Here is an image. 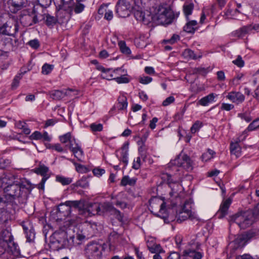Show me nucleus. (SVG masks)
<instances>
[{"label":"nucleus","instance_id":"nucleus-55","mask_svg":"<svg viewBox=\"0 0 259 259\" xmlns=\"http://www.w3.org/2000/svg\"><path fill=\"white\" fill-rule=\"evenodd\" d=\"M180 39V36L178 34H173L170 39H165L163 40V42L165 44L169 43L171 45L175 44L178 40Z\"/></svg>","mask_w":259,"mask_h":259},{"label":"nucleus","instance_id":"nucleus-33","mask_svg":"<svg viewBox=\"0 0 259 259\" xmlns=\"http://www.w3.org/2000/svg\"><path fill=\"white\" fill-rule=\"evenodd\" d=\"M183 55L185 58L187 59L196 60L201 57V55H197L193 51L188 49L184 50Z\"/></svg>","mask_w":259,"mask_h":259},{"label":"nucleus","instance_id":"nucleus-28","mask_svg":"<svg viewBox=\"0 0 259 259\" xmlns=\"http://www.w3.org/2000/svg\"><path fill=\"white\" fill-rule=\"evenodd\" d=\"M217 95L213 93H211L206 96L202 98L199 100L198 103L201 106H208L210 103L214 102V99Z\"/></svg>","mask_w":259,"mask_h":259},{"label":"nucleus","instance_id":"nucleus-9","mask_svg":"<svg viewBox=\"0 0 259 259\" xmlns=\"http://www.w3.org/2000/svg\"><path fill=\"white\" fill-rule=\"evenodd\" d=\"M177 222L179 223H181L188 219L193 220L195 218V214L191 211V204L189 201H185L182 207L177 213Z\"/></svg>","mask_w":259,"mask_h":259},{"label":"nucleus","instance_id":"nucleus-46","mask_svg":"<svg viewBox=\"0 0 259 259\" xmlns=\"http://www.w3.org/2000/svg\"><path fill=\"white\" fill-rule=\"evenodd\" d=\"M257 129H259V118L254 120L247 128V130L248 131H253Z\"/></svg>","mask_w":259,"mask_h":259},{"label":"nucleus","instance_id":"nucleus-30","mask_svg":"<svg viewBox=\"0 0 259 259\" xmlns=\"http://www.w3.org/2000/svg\"><path fill=\"white\" fill-rule=\"evenodd\" d=\"M230 149L231 154L234 155L237 158L241 156V148L238 142L231 143Z\"/></svg>","mask_w":259,"mask_h":259},{"label":"nucleus","instance_id":"nucleus-2","mask_svg":"<svg viewBox=\"0 0 259 259\" xmlns=\"http://www.w3.org/2000/svg\"><path fill=\"white\" fill-rule=\"evenodd\" d=\"M183 255L186 259H202L204 252L201 244L197 239L191 240L188 243V248L184 250Z\"/></svg>","mask_w":259,"mask_h":259},{"label":"nucleus","instance_id":"nucleus-44","mask_svg":"<svg viewBox=\"0 0 259 259\" xmlns=\"http://www.w3.org/2000/svg\"><path fill=\"white\" fill-rule=\"evenodd\" d=\"M111 72L113 75V80H115L116 77H118L119 76H120L123 73H126V71L122 68H117L115 69H111Z\"/></svg>","mask_w":259,"mask_h":259},{"label":"nucleus","instance_id":"nucleus-52","mask_svg":"<svg viewBox=\"0 0 259 259\" xmlns=\"http://www.w3.org/2000/svg\"><path fill=\"white\" fill-rule=\"evenodd\" d=\"M202 122L200 121H196L191 127V132L192 133H195L198 132L202 126Z\"/></svg>","mask_w":259,"mask_h":259},{"label":"nucleus","instance_id":"nucleus-34","mask_svg":"<svg viewBox=\"0 0 259 259\" xmlns=\"http://www.w3.org/2000/svg\"><path fill=\"white\" fill-rule=\"evenodd\" d=\"M42 19L45 20L46 24L48 26L54 25L57 20L55 17L46 13L43 15Z\"/></svg>","mask_w":259,"mask_h":259},{"label":"nucleus","instance_id":"nucleus-31","mask_svg":"<svg viewBox=\"0 0 259 259\" xmlns=\"http://www.w3.org/2000/svg\"><path fill=\"white\" fill-rule=\"evenodd\" d=\"M98 69L102 71V74H101V77L102 78L109 80H113V75L112 74L111 69H106L104 67L100 66L98 67Z\"/></svg>","mask_w":259,"mask_h":259},{"label":"nucleus","instance_id":"nucleus-17","mask_svg":"<svg viewBox=\"0 0 259 259\" xmlns=\"http://www.w3.org/2000/svg\"><path fill=\"white\" fill-rule=\"evenodd\" d=\"M101 206L98 203H92L90 204L87 208L82 210V214L85 217H91L99 214L101 211Z\"/></svg>","mask_w":259,"mask_h":259},{"label":"nucleus","instance_id":"nucleus-45","mask_svg":"<svg viewBox=\"0 0 259 259\" xmlns=\"http://www.w3.org/2000/svg\"><path fill=\"white\" fill-rule=\"evenodd\" d=\"M127 73H123L120 76H119L118 77H116L115 79L116 82L119 84L120 83H127L130 82V79L128 77H127Z\"/></svg>","mask_w":259,"mask_h":259},{"label":"nucleus","instance_id":"nucleus-18","mask_svg":"<svg viewBox=\"0 0 259 259\" xmlns=\"http://www.w3.org/2000/svg\"><path fill=\"white\" fill-rule=\"evenodd\" d=\"M80 200L67 201L63 205L61 206H65L66 207V210L67 211V215H71V208L77 210L80 213L82 214V210L81 207Z\"/></svg>","mask_w":259,"mask_h":259},{"label":"nucleus","instance_id":"nucleus-58","mask_svg":"<svg viewBox=\"0 0 259 259\" xmlns=\"http://www.w3.org/2000/svg\"><path fill=\"white\" fill-rule=\"evenodd\" d=\"M166 177L167 178V183L169 186L170 187H171V189H172V191H175V189L174 188V187L172 186V185H176L177 186H179V184L177 183H175L174 182L172 179H171V177L170 175L169 174H166Z\"/></svg>","mask_w":259,"mask_h":259},{"label":"nucleus","instance_id":"nucleus-19","mask_svg":"<svg viewBox=\"0 0 259 259\" xmlns=\"http://www.w3.org/2000/svg\"><path fill=\"white\" fill-rule=\"evenodd\" d=\"M74 91L72 89H68L64 91L60 90H54L49 92L50 97L53 100H59L66 96H71V93Z\"/></svg>","mask_w":259,"mask_h":259},{"label":"nucleus","instance_id":"nucleus-48","mask_svg":"<svg viewBox=\"0 0 259 259\" xmlns=\"http://www.w3.org/2000/svg\"><path fill=\"white\" fill-rule=\"evenodd\" d=\"M53 68L54 65L46 63L42 67L41 73L45 75L49 74L51 72Z\"/></svg>","mask_w":259,"mask_h":259},{"label":"nucleus","instance_id":"nucleus-38","mask_svg":"<svg viewBox=\"0 0 259 259\" xmlns=\"http://www.w3.org/2000/svg\"><path fill=\"white\" fill-rule=\"evenodd\" d=\"M78 2L79 1H77L76 3L73 2L72 4L73 5V6L72 7H68L70 9V12H72L73 10H74L75 13L78 14L84 10V6L79 3Z\"/></svg>","mask_w":259,"mask_h":259},{"label":"nucleus","instance_id":"nucleus-25","mask_svg":"<svg viewBox=\"0 0 259 259\" xmlns=\"http://www.w3.org/2000/svg\"><path fill=\"white\" fill-rule=\"evenodd\" d=\"M57 242L64 247L67 245L68 240L66 232L65 231H56L54 234Z\"/></svg>","mask_w":259,"mask_h":259},{"label":"nucleus","instance_id":"nucleus-4","mask_svg":"<svg viewBox=\"0 0 259 259\" xmlns=\"http://www.w3.org/2000/svg\"><path fill=\"white\" fill-rule=\"evenodd\" d=\"M104 247L95 241L88 243L84 248V255L88 259H102Z\"/></svg>","mask_w":259,"mask_h":259},{"label":"nucleus","instance_id":"nucleus-10","mask_svg":"<svg viewBox=\"0 0 259 259\" xmlns=\"http://www.w3.org/2000/svg\"><path fill=\"white\" fill-rule=\"evenodd\" d=\"M172 163L178 166L182 167L187 170H191L193 169V161L189 156L182 152L174 159Z\"/></svg>","mask_w":259,"mask_h":259},{"label":"nucleus","instance_id":"nucleus-51","mask_svg":"<svg viewBox=\"0 0 259 259\" xmlns=\"http://www.w3.org/2000/svg\"><path fill=\"white\" fill-rule=\"evenodd\" d=\"M166 204L164 202H163L160 205V208L159 211V214L161 218H166L167 217V214L166 213V210L165 209Z\"/></svg>","mask_w":259,"mask_h":259},{"label":"nucleus","instance_id":"nucleus-50","mask_svg":"<svg viewBox=\"0 0 259 259\" xmlns=\"http://www.w3.org/2000/svg\"><path fill=\"white\" fill-rule=\"evenodd\" d=\"M92 132H101L103 130V124L101 123H93L90 125Z\"/></svg>","mask_w":259,"mask_h":259},{"label":"nucleus","instance_id":"nucleus-14","mask_svg":"<svg viewBox=\"0 0 259 259\" xmlns=\"http://www.w3.org/2000/svg\"><path fill=\"white\" fill-rule=\"evenodd\" d=\"M5 252L18 256L20 254V250L18 245L12 240L11 242H8V245L0 247V254H3Z\"/></svg>","mask_w":259,"mask_h":259},{"label":"nucleus","instance_id":"nucleus-37","mask_svg":"<svg viewBox=\"0 0 259 259\" xmlns=\"http://www.w3.org/2000/svg\"><path fill=\"white\" fill-rule=\"evenodd\" d=\"M119 237L120 235L117 233L115 232L111 233L108 237L109 246H111L112 245H114L116 243H117L119 241Z\"/></svg>","mask_w":259,"mask_h":259},{"label":"nucleus","instance_id":"nucleus-60","mask_svg":"<svg viewBox=\"0 0 259 259\" xmlns=\"http://www.w3.org/2000/svg\"><path fill=\"white\" fill-rule=\"evenodd\" d=\"M233 63L240 67H243L244 64V62L240 56H238L237 59L233 61Z\"/></svg>","mask_w":259,"mask_h":259},{"label":"nucleus","instance_id":"nucleus-56","mask_svg":"<svg viewBox=\"0 0 259 259\" xmlns=\"http://www.w3.org/2000/svg\"><path fill=\"white\" fill-rule=\"evenodd\" d=\"M11 161L8 159H0V168L5 169L10 165Z\"/></svg>","mask_w":259,"mask_h":259},{"label":"nucleus","instance_id":"nucleus-32","mask_svg":"<svg viewBox=\"0 0 259 259\" xmlns=\"http://www.w3.org/2000/svg\"><path fill=\"white\" fill-rule=\"evenodd\" d=\"M127 107V101L126 97L121 95L119 96L118 99V103L117 104V108L120 110H123L126 109Z\"/></svg>","mask_w":259,"mask_h":259},{"label":"nucleus","instance_id":"nucleus-5","mask_svg":"<svg viewBox=\"0 0 259 259\" xmlns=\"http://www.w3.org/2000/svg\"><path fill=\"white\" fill-rule=\"evenodd\" d=\"M60 140L62 143H66L69 142V149L78 160L80 161L81 160L83 156V152L80 146L76 143L75 139L72 138L70 133H67L63 136H60Z\"/></svg>","mask_w":259,"mask_h":259},{"label":"nucleus","instance_id":"nucleus-54","mask_svg":"<svg viewBox=\"0 0 259 259\" xmlns=\"http://www.w3.org/2000/svg\"><path fill=\"white\" fill-rule=\"evenodd\" d=\"M147 148L146 146V145H144L142 147H140L138 148V151L139 153V154L141 157L143 159V160H145V158L147 157Z\"/></svg>","mask_w":259,"mask_h":259},{"label":"nucleus","instance_id":"nucleus-8","mask_svg":"<svg viewBox=\"0 0 259 259\" xmlns=\"http://www.w3.org/2000/svg\"><path fill=\"white\" fill-rule=\"evenodd\" d=\"M133 0H118L116 5V12L119 17L125 18L130 15Z\"/></svg>","mask_w":259,"mask_h":259},{"label":"nucleus","instance_id":"nucleus-1","mask_svg":"<svg viewBox=\"0 0 259 259\" xmlns=\"http://www.w3.org/2000/svg\"><path fill=\"white\" fill-rule=\"evenodd\" d=\"M174 18V13L168 7L159 6L154 10L152 16L153 20L158 24L168 25L170 24Z\"/></svg>","mask_w":259,"mask_h":259},{"label":"nucleus","instance_id":"nucleus-40","mask_svg":"<svg viewBox=\"0 0 259 259\" xmlns=\"http://www.w3.org/2000/svg\"><path fill=\"white\" fill-rule=\"evenodd\" d=\"M194 9V5L192 3L185 4L183 6V11L185 15L186 16L187 20L188 19V17L192 12Z\"/></svg>","mask_w":259,"mask_h":259},{"label":"nucleus","instance_id":"nucleus-39","mask_svg":"<svg viewBox=\"0 0 259 259\" xmlns=\"http://www.w3.org/2000/svg\"><path fill=\"white\" fill-rule=\"evenodd\" d=\"M136 180L135 179H131L128 176H124L121 181L120 184L123 186H125L127 185L130 186L134 185L136 184Z\"/></svg>","mask_w":259,"mask_h":259},{"label":"nucleus","instance_id":"nucleus-21","mask_svg":"<svg viewBox=\"0 0 259 259\" xmlns=\"http://www.w3.org/2000/svg\"><path fill=\"white\" fill-rule=\"evenodd\" d=\"M128 146L129 143L128 142L124 143L121 149L116 151L117 156L118 157V153L119 152L120 156L119 159L124 163L125 166H126L128 163Z\"/></svg>","mask_w":259,"mask_h":259},{"label":"nucleus","instance_id":"nucleus-53","mask_svg":"<svg viewBox=\"0 0 259 259\" xmlns=\"http://www.w3.org/2000/svg\"><path fill=\"white\" fill-rule=\"evenodd\" d=\"M76 185L81 188H85L89 187V184L87 181V179L85 177H82L76 182Z\"/></svg>","mask_w":259,"mask_h":259},{"label":"nucleus","instance_id":"nucleus-35","mask_svg":"<svg viewBox=\"0 0 259 259\" xmlns=\"http://www.w3.org/2000/svg\"><path fill=\"white\" fill-rule=\"evenodd\" d=\"M12 214L10 212L5 208L0 210V220L4 223L7 222L11 219Z\"/></svg>","mask_w":259,"mask_h":259},{"label":"nucleus","instance_id":"nucleus-23","mask_svg":"<svg viewBox=\"0 0 259 259\" xmlns=\"http://www.w3.org/2000/svg\"><path fill=\"white\" fill-rule=\"evenodd\" d=\"M231 203V200L230 199H227L222 202L217 213L219 219H222L227 214L228 210Z\"/></svg>","mask_w":259,"mask_h":259},{"label":"nucleus","instance_id":"nucleus-6","mask_svg":"<svg viewBox=\"0 0 259 259\" xmlns=\"http://www.w3.org/2000/svg\"><path fill=\"white\" fill-rule=\"evenodd\" d=\"M18 30V21L14 17L10 18L5 23L0 26V33L6 35L14 36Z\"/></svg>","mask_w":259,"mask_h":259},{"label":"nucleus","instance_id":"nucleus-63","mask_svg":"<svg viewBox=\"0 0 259 259\" xmlns=\"http://www.w3.org/2000/svg\"><path fill=\"white\" fill-rule=\"evenodd\" d=\"M37 1L42 7L46 8L51 5L52 0H37Z\"/></svg>","mask_w":259,"mask_h":259},{"label":"nucleus","instance_id":"nucleus-22","mask_svg":"<svg viewBox=\"0 0 259 259\" xmlns=\"http://www.w3.org/2000/svg\"><path fill=\"white\" fill-rule=\"evenodd\" d=\"M13 240L11 233L7 229L3 230L0 234V247L8 245V242Z\"/></svg>","mask_w":259,"mask_h":259},{"label":"nucleus","instance_id":"nucleus-49","mask_svg":"<svg viewBox=\"0 0 259 259\" xmlns=\"http://www.w3.org/2000/svg\"><path fill=\"white\" fill-rule=\"evenodd\" d=\"M149 250L152 253H159L163 252V250L161 248V246L159 244H154L150 247L148 246Z\"/></svg>","mask_w":259,"mask_h":259},{"label":"nucleus","instance_id":"nucleus-62","mask_svg":"<svg viewBox=\"0 0 259 259\" xmlns=\"http://www.w3.org/2000/svg\"><path fill=\"white\" fill-rule=\"evenodd\" d=\"M175 101V98L173 96H169L166 98L162 102L163 106H167L172 103Z\"/></svg>","mask_w":259,"mask_h":259},{"label":"nucleus","instance_id":"nucleus-13","mask_svg":"<svg viewBox=\"0 0 259 259\" xmlns=\"http://www.w3.org/2000/svg\"><path fill=\"white\" fill-rule=\"evenodd\" d=\"M26 4L27 0H8L7 2L9 11L13 13H16L25 7Z\"/></svg>","mask_w":259,"mask_h":259},{"label":"nucleus","instance_id":"nucleus-41","mask_svg":"<svg viewBox=\"0 0 259 259\" xmlns=\"http://www.w3.org/2000/svg\"><path fill=\"white\" fill-rule=\"evenodd\" d=\"M32 15H25L22 16L20 18L21 23H22L25 26H30L32 25Z\"/></svg>","mask_w":259,"mask_h":259},{"label":"nucleus","instance_id":"nucleus-11","mask_svg":"<svg viewBox=\"0 0 259 259\" xmlns=\"http://www.w3.org/2000/svg\"><path fill=\"white\" fill-rule=\"evenodd\" d=\"M34 172L37 175H40L43 177L40 182L38 184L37 188L39 189L44 190L45 184L50 177L49 168L44 164L39 165L37 167L35 168Z\"/></svg>","mask_w":259,"mask_h":259},{"label":"nucleus","instance_id":"nucleus-20","mask_svg":"<svg viewBox=\"0 0 259 259\" xmlns=\"http://www.w3.org/2000/svg\"><path fill=\"white\" fill-rule=\"evenodd\" d=\"M134 15L137 20L143 22L145 24H148L152 20V16L147 12L137 10L134 13Z\"/></svg>","mask_w":259,"mask_h":259},{"label":"nucleus","instance_id":"nucleus-7","mask_svg":"<svg viewBox=\"0 0 259 259\" xmlns=\"http://www.w3.org/2000/svg\"><path fill=\"white\" fill-rule=\"evenodd\" d=\"M6 192L8 195L14 199L23 198L25 199L27 196L26 188L24 184L11 185L6 188Z\"/></svg>","mask_w":259,"mask_h":259},{"label":"nucleus","instance_id":"nucleus-29","mask_svg":"<svg viewBox=\"0 0 259 259\" xmlns=\"http://www.w3.org/2000/svg\"><path fill=\"white\" fill-rule=\"evenodd\" d=\"M247 242L252 239H255L259 236V230L258 229H251L243 234Z\"/></svg>","mask_w":259,"mask_h":259},{"label":"nucleus","instance_id":"nucleus-12","mask_svg":"<svg viewBox=\"0 0 259 259\" xmlns=\"http://www.w3.org/2000/svg\"><path fill=\"white\" fill-rule=\"evenodd\" d=\"M259 29L258 25H248L243 26L238 30L233 31L232 34L235 37L238 38H243L247 34H249L254 33L255 31H258Z\"/></svg>","mask_w":259,"mask_h":259},{"label":"nucleus","instance_id":"nucleus-47","mask_svg":"<svg viewBox=\"0 0 259 259\" xmlns=\"http://www.w3.org/2000/svg\"><path fill=\"white\" fill-rule=\"evenodd\" d=\"M120 51L122 53L128 55L130 54L131 52L128 47H127L124 41H120L118 43Z\"/></svg>","mask_w":259,"mask_h":259},{"label":"nucleus","instance_id":"nucleus-15","mask_svg":"<svg viewBox=\"0 0 259 259\" xmlns=\"http://www.w3.org/2000/svg\"><path fill=\"white\" fill-rule=\"evenodd\" d=\"M226 98L232 102L239 105L245 100V96L239 92L232 91L228 93Z\"/></svg>","mask_w":259,"mask_h":259},{"label":"nucleus","instance_id":"nucleus-3","mask_svg":"<svg viewBox=\"0 0 259 259\" xmlns=\"http://www.w3.org/2000/svg\"><path fill=\"white\" fill-rule=\"evenodd\" d=\"M229 222L231 225L236 224L240 229H245L253 224V214L251 212L236 214L230 218Z\"/></svg>","mask_w":259,"mask_h":259},{"label":"nucleus","instance_id":"nucleus-61","mask_svg":"<svg viewBox=\"0 0 259 259\" xmlns=\"http://www.w3.org/2000/svg\"><path fill=\"white\" fill-rule=\"evenodd\" d=\"M141 156L138 157L134 160L133 163V168L135 169H138L141 166Z\"/></svg>","mask_w":259,"mask_h":259},{"label":"nucleus","instance_id":"nucleus-26","mask_svg":"<svg viewBox=\"0 0 259 259\" xmlns=\"http://www.w3.org/2000/svg\"><path fill=\"white\" fill-rule=\"evenodd\" d=\"M12 39L6 36L3 33H0V48H8L10 49L12 46Z\"/></svg>","mask_w":259,"mask_h":259},{"label":"nucleus","instance_id":"nucleus-16","mask_svg":"<svg viewBox=\"0 0 259 259\" xmlns=\"http://www.w3.org/2000/svg\"><path fill=\"white\" fill-rule=\"evenodd\" d=\"M22 226L25 234L27 241L31 242L35 238L34 230L29 222H24L22 223Z\"/></svg>","mask_w":259,"mask_h":259},{"label":"nucleus","instance_id":"nucleus-36","mask_svg":"<svg viewBox=\"0 0 259 259\" xmlns=\"http://www.w3.org/2000/svg\"><path fill=\"white\" fill-rule=\"evenodd\" d=\"M247 243V241L243 234L238 236L234 241V243L236 245V247H243Z\"/></svg>","mask_w":259,"mask_h":259},{"label":"nucleus","instance_id":"nucleus-64","mask_svg":"<svg viewBox=\"0 0 259 259\" xmlns=\"http://www.w3.org/2000/svg\"><path fill=\"white\" fill-rule=\"evenodd\" d=\"M152 78L149 76H143L140 78L139 81L142 84H148L151 82Z\"/></svg>","mask_w":259,"mask_h":259},{"label":"nucleus","instance_id":"nucleus-27","mask_svg":"<svg viewBox=\"0 0 259 259\" xmlns=\"http://www.w3.org/2000/svg\"><path fill=\"white\" fill-rule=\"evenodd\" d=\"M184 30L188 33H193L198 29L197 22L195 20H187V22L184 26Z\"/></svg>","mask_w":259,"mask_h":259},{"label":"nucleus","instance_id":"nucleus-59","mask_svg":"<svg viewBox=\"0 0 259 259\" xmlns=\"http://www.w3.org/2000/svg\"><path fill=\"white\" fill-rule=\"evenodd\" d=\"M28 44L32 48L34 49H36L39 47V42L37 39H34L29 41Z\"/></svg>","mask_w":259,"mask_h":259},{"label":"nucleus","instance_id":"nucleus-57","mask_svg":"<svg viewBox=\"0 0 259 259\" xmlns=\"http://www.w3.org/2000/svg\"><path fill=\"white\" fill-rule=\"evenodd\" d=\"M234 108V105L232 104L223 103L221 104V109L222 110L227 111H230Z\"/></svg>","mask_w":259,"mask_h":259},{"label":"nucleus","instance_id":"nucleus-42","mask_svg":"<svg viewBox=\"0 0 259 259\" xmlns=\"http://www.w3.org/2000/svg\"><path fill=\"white\" fill-rule=\"evenodd\" d=\"M215 154V152L211 150L208 149L207 151L204 153L202 156H201V159L202 161H207L208 160L211 159L212 158H213V156Z\"/></svg>","mask_w":259,"mask_h":259},{"label":"nucleus","instance_id":"nucleus-43","mask_svg":"<svg viewBox=\"0 0 259 259\" xmlns=\"http://www.w3.org/2000/svg\"><path fill=\"white\" fill-rule=\"evenodd\" d=\"M56 180L57 182L60 183L63 185H69L72 182L71 178H66L61 176H56Z\"/></svg>","mask_w":259,"mask_h":259},{"label":"nucleus","instance_id":"nucleus-24","mask_svg":"<svg viewBox=\"0 0 259 259\" xmlns=\"http://www.w3.org/2000/svg\"><path fill=\"white\" fill-rule=\"evenodd\" d=\"M98 14L100 15H103L104 18L108 21L111 20L113 17L112 11L108 8L107 5H102L100 7L98 10Z\"/></svg>","mask_w":259,"mask_h":259}]
</instances>
